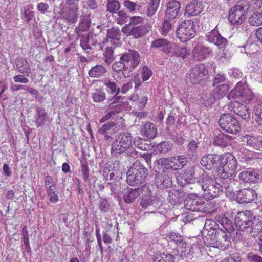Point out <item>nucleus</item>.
<instances>
[{
    "label": "nucleus",
    "instance_id": "4be33fe9",
    "mask_svg": "<svg viewBox=\"0 0 262 262\" xmlns=\"http://www.w3.org/2000/svg\"><path fill=\"white\" fill-rule=\"evenodd\" d=\"M119 129L116 124L108 122L100 127L98 132L99 134L104 136L105 140L108 141L112 139L111 136L116 133Z\"/></svg>",
    "mask_w": 262,
    "mask_h": 262
},
{
    "label": "nucleus",
    "instance_id": "aec40b11",
    "mask_svg": "<svg viewBox=\"0 0 262 262\" xmlns=\"http://www.w3.org/2000/svg\"><path fill=\"white\" fill-rule=\"evenodd\" d=\"M243 142L250 148L262 152V139L258 136L246 134L241 137Z\"/></svg>",
    "mask_w": 262,
    "mask_h": 262
},
{
    "label": "nucleus",
    "instance_id": "5701e85b",
    "mask_svg": "<svg viewBox=\"0 0 262 262\" xmlns=\"http://www.w3.org/2000/svg\"><path fill=\"white\" fill-rule=\"evenodd\" d=\"M220 156L215 154H207L204 156L200 161L201 164L207 170H211L220 162Z\"/></svg>",
    "mask_w": 262,
    "mask_h": 262
},
{
    "label": "nucleus",
    "instance_id": "c9c22d12",
    "mask_svg": "<svg viewBox=\"0 0 262 262\" xmlns=\"http://www.w3.org/2000/svg\"><path fill=\"white\" fill-rule=\"evenodd\" d=\"M142 131L145 136L149 139H154L157 134L156 126L151 122L146 123L143 126Z\"/></svg>",
    "mask_w": 262,
    "mask_h": 262
},
{
    "label": "nucleus",
    "instance_id": "39448f33",
    "mask_svg": "<svg viewBox=\"0 0 262 262\" xmlns=\"http://www.w3.org/2000/svg\"><path fill=\"white\" fill-rule=\"evenodd\" d=\"M254 95L245 82H239L236 86L228 94L227 98L231 101H241L247 102L252 101Z\"/></svg>",
    "mask_w": 262,
    "mask_h": 262
},
{
    "label": "nucleus",
    "instance_id": "393cba45",
    "mask_svg": "<svg viewBox=\"0 0 262 262\" xmlns=\"http://www.w3.org/2000/svg\"><path fill=\"white\" fill-rule=\"evenodd\" d=\"M238 177L241 180L246 183L255 182L259 179V174L253 169L249 168L241 172Z\"/></svg>",
    "mask_w": 262,
    "mask_h": 262
},
{
    "label": "nucleus",
    "instance_id": "e2e57ef3",
    "mask_svg": "<svg viewBox=\"0 0 262 262\" xmlns=\"http://www.w3.org/2000/svg\"><path fill=\"white\" fill-rule=\"evenodd\" d=\"M247 258L251 262H262V257L251 252L247 254Z\"/></svg>",
    "mask_w": 262,
    "mask_h": 262
},
{
    "label": "nucleus",
    "instance_id": "f257e3e1",
    "mask_svg": "<svg viewBox=\"0 0 262 262\" xmlns=\"http://www.w3.org/2000/svg\"><path fill=\"white\" fill-rule=\"evenodd\" d=\"M185 174L190 180L196 179L197 183L208 199L216 198L222 192V186L199 167H189Z\"/></svg>",
    "mask_w": 262,
    "mask_h": 262
},
{
    "label": "nucleus",
    "instance_id": "5fc2aeb1",
    "mask_svg": "<svg viewBox=\"0 0 262 262\" xmlns=\"http://www.w3.org/2000/svg\"><path fill=\"white\" fill-rule=\"evenodd\" d=\"M159 3L151 1L148 7L147 14L148 16H152L159 7Z\"/></svg>",
    "mask_w": 262,
    "mask_h": 262
},
{
    "label": "nucleus",
    "instance_id": "f03ea898",
    "mask_svg": "<svg viewBox=\"0 0 262 262\" xmlns=\"http://www.w3.org/2000/svg\"><path fill=\"white\" fill-rule=\"evenodd\" d=\"M111 153L116 155L127 153L129 156L134 157L137 155V152L134 150V140L131 134L124 132L116 136L114 141L111 144Z\"/></svg>",
    "mask_w": 262,
    "mask_h": 262
},
{
    "label": "nucleus",
    "instance_id": "ddd939ff",
    "mask_svg": "<svg viewBox=\"0 0 262 262\" xmlns=\"http://www.w3.org/2000/svg\"><path fill=\"white\" fill-rule=\"evenodd\" d=\"M254 217L250 211L239 212L235 219V224L239 230L244 231L252 224Z\"/></svg>",
    "mask_w": 262,
    "mask_h": 262
},
{
    "label": "nucleus",
    "instance_id": "603ef678",
    "mask_svg": "<svg viewBox=\"0 0 262 262\" xmlns=\"http://www.w3.org/2000/svg\"><path fill=\"white\" fill-rule=\"evenodd\" d=\"M89 41L90 39L88 33H85L80 36V46L84 50L91 49V46L89 44Z\"/></svg>",
    "mask_w": 262,
    "mask_h": 262
},
{
    "label": "nucleus",
    "instance_id": "423d86ee",
    "mask_svg": "<svg viewBox=\"0 0 262 262\" xmlns=\"http://www.w3.org/2000/svg\"><path fill=\"white\" fill-rule=\"evenodd\" d=\"M205 229L203 231L202 239H199V245L211 246H230L231 245L230 239L229 236L222 229L217 232V234L214 235L213 232L211 234H207L205 235Z\"/></svg>",
    "mask_w": 262,
    "mask_h": 262
},
{
    "label": "nucleus",
    "instance_id": "412c9836",
    "mask_svg": "<svg viewBox=\"0 0 262 262\" xmlns=\"http://www.w3.org/2000/svg\"><path fill=\"white\" fill-rule=\"evenodd\" d=\"M257 198L256 192L251 189H244L239 191L237 194V201L239 203H248Z\"/></svg>",
    "mask_w": 262,
    "mask_h": 262
},
{
    "label": "nucleus",
    "instance_id": "a18cd8bd",
    "mask_svg": "<svg viewBox=\"0 0 262 262\" xmlns=\"http://www.w3.org/2000/svg\"><path fill=\"white\" fill-rule=\"evenodd\" d=\"M92 98L94 102H102L105 99L106 94L102 90L97 89L95 92L92 94Z\"/></svg>",
    "mask_w": 262,
    "mask_h": 262
},
{
    "label": "nucleus",
    "instance_id": "9b49d317",
    "mask_svg": "<svg viewBox=\"0 0 262 262\" xmlns=\"http://www.w3.org/2000/svg\"><path fill=\"white\" fill-rule=\"evenodd\" d=\"M141 193L142 197L145 200H149L151 198V191L149 187L144 185L141 188L132 189L131 188H127L124 192V199L126 203H129L132 202L136 199L140 194Z\"/></svg>",
    "mask_w": 262,
    "mask_h": 262
},
{
    "label": "nucleus",
    "instance_id": "a211bd4d",
    "mask_svg": "<svg viewBox=\"0 0 262 262\" xmlns=\"http://www.w3.org/2000/svg\"><path fill=\"white\" fill-rule=\"evenodd\" d=\"M206 39L208 42L217 46L219 49H224L227 43L226 39L220 35L216 28L208 33Z\"/></svg>",
    "mask_w": 262,
    "mask_h": 262
},
{
    "label": "nucleus",
    "instance_id": "6e6d98bb",
    "mask_svg": "<svg viewBox=\"0 0 262 262\" xmlns=\"http://www.w3.org/2000/svg\"><path fill=\"white\" fill-rule=\"evenodd\" d=\"M256 120L257 123L262 125V104H258L255 106Z\"/></svg>",
    "mask_w": 262,
    "mask_h": 262
},
{
    "label": "nucleus",
    "instance_id": "dca6fc26",
    "mask_svg": "<svg viewBox=\"0 0 262 262\" xmlns=\"http://www.w3.org/2000/svg\"><path fill=\"white\" fill-rule=\"evenodd\" d=\"M245 11L241 5H236L231 9L228 14V20L232 24H241L245 20Z\"/></svg>",
    "mask_w": 262,
    "mask_h": 262
},
{
    "label": "nucleus",
    "instance_id": "b1692460",
    "mask_svg": "<svg viewBox=\"0 0 262 262\" xmlns=\"http://www.w3.org/2000/svg\"><path fill=\"white\" fill-rule=\"evenodd\" d=\"M203 7L202 1L193 0L187 5L185 12L189 16H195L202 12Z\"/></svg>",
    "mask_w": 262,
    "mask_h": 262
},
{
    "label": "nucleus",
    "instance_id": "20e7f679",
    "mask_svg": "<svg viewBox=\"0 0 262 262\" xmlns=\"http://www.w3.org/2000/svg\"><path fill=\"white\" fill-rule=\"evenodd\" d=\"M148 170L138 161H135L128 170L126 181L131 186L139 185L145 182Z\"/></svg>",
    "mask_w": 262,
    "mask_h": 262
},
{
    "label": "nucleus",
    "instance_id": "9d476101",
    "mask_svg": "<svg viewBox=\"0 0 262 262\" xmlns=\"http://www.w3.org/2000/svg\"><path fill=\"white\" fill-rule=\"evenodd\" d=\"M79 6L78 4H66L60 10V18L68 24H72L78 20Z\"/></svg>",
    "mask_w": 262,
    "mask_h": 262
},
{
    "label": "nucleus",
    "instance_id": "338daca9",
    "mask_svg": "<svg viewBox=\"0 0 262 262\" xmlns=\"http://www.w3.org/2000/svg\"><path fill=\"white\" fill-rule=\"evenodd\" d=\"M118 17L117 19V23L123 24L126 18V14L123 11H118L117 12Z\"/></svg>",
    "mask_w": 262,
    "mask_h": 262
},
{
    "label": "nucleus",
    "instance_id": "4c0bfd02",
    "mask_svg": "<svg viewBox=\"0 0 262 262\" xmlns=\"http://www.w3.org/2000/svg\"><path fill=\"white\" fill-rule=\"evenodd\" d=\"M106 69L101 65H97L92 67L89 71V75L91 77H99L106 73Z\"/></svg>",
    "mask_w": 262,
    "mask_h": 262
},
{
    "label": "nucleus",
    "instance_id": "2f4dec72",
    "mask_svg": "<svg viewBox=\"0 0 262 262\" xmlns=\"http://www.w3.org/2000/svg\"><path fill=\"white\" fill-rule=\"evenodd\" d=\"M103 85L106 88V91L108 93L115 94L114 97L116 99H120L121 96H117L120 92V88L117 86L115 82L112 81L109 79H105L103 80Z\"/></svg>",
    "mask_w": 262,
    "mask_h": 262
},
{
    "label": "nucleus",
    "instance_id": "2eb2a0df",
    "mask_svg": "<svg viewBox=\"0 0 262 262\" xmlns=\"http://www.w3.org/2000/svg\"><path fill=\"white\" fill-rule=\"evenodd\" d=\"M168 237L169 240L173 242L174 244L178 245H189L190 246L199 245V239L196 237L192 238H184L179 233L171 231L168 234Z\"/></svg>",
    "mask_w": 262,
    "mask_h": 262
},
{
    "label": "nucleus",
    "instance_id": "680f3d73",
    "mask_svg": "<svg viewBox=\"0 0 262 262\" xmlns=\"http://www.w3.org/2000/svg\"><path fill=\"white\" fill-rule=\"evenodd\" d=\"M37 8L41 14H43L49 12V6L47 3L40 2L37 5Z\"/></svg>",
    "mask_w": 262,
    "mask_h": 262
},
{
    "label": "nucleus",
    "instance_id": "49530a36",
    "mask_svg": "<svg viewBox=\"0 0 262 262\" xmlns=\"http://www.w3.org/2000/svg\"><path fill=\"white\" fill-rule=\"evenodd\" d=\"M36 112H37L38 116L35 121V124L36 126L38 127L45 122L46 113L44 110L39 107L36 108Z\"/></svg>",
    "mask_w": 262,
    "mask_h": 262
},
{
    "label": "nucleus",
    "instance_id": "e433bc0d",
    "mask_svg": "<svg viewBox=\"0 0 262 262\" xmlns=\"http://www.w3.org/2000/svg\"><path fill=\"white\" fill-rule=\"evenodd\" d=\"M33 9L32 5H29L24 7L23 11L21 12V18L25 22L28 23L33 18L35 12Z\"/></svg>",
    "mask_w": 262,
    "mask_h": 262
},
{
    "label": "nucleus",
    "instance_id": "052dcab7",
    "mask_svg": "<svg viewBox=\"0 0 262 262\" xmlns=\"http://www.w3.org/2000/svg\"><path fill=\"white\" fill-rule=\"evenodd\" d=\"M124 6L129 11H134L137 7V4L129 0H125L123 2Z\"/></svg>",
    "mask_w": 262,
    "mask_h": 262
},
{
    "label": "nucleus",
    "instance_id": "f704fd0d",
    "mask_svg": "<svg viewBox=\"0 0 262 262\" xmlns=\"http://www.w3.org/2000/svg\"><path fill=\"white\" fill-rule=\"evenodd\" d=\"M250 233L253 237L262 232V217H254L251 225Z\"/></svg>",
    "mask_w": 262,
    "mask_h": 262
},
{
    "label": "nucleus",
    "instance_id": "1a4fd4ad",
    "mask_svg": "<svg viewBox=\"0 0 262 262\" xmlns=\"http://www.w3.org/2000/svg\"><path fill=\"white\" fill-rule=\"evenodd\" d=\"M185 206L187 210L204 213L210 212L211 208L210 202L208 200L189 198L185 201Z\"/></svg>",
    "mask_w": 262,
    "mask_h": 262
},
{
    "label": "nucleus",
    "instance_id": "c756f323",
    "mask_svg": "<svg viewBox=\"0 0 262 262\" xmlns=\"http://www.w3.org/2000/svg\"><path fill=\"white\" fill-rule=\"evenodd\" d=\"M215 219L228 233H231L234 231L233 223L229 218L223 215H219L216 216Z\"/></svg>",
    "mask_w": 262,
    "mask_h": 262
},
{
    "label": "nucleus",
    "instance_id": "0e129e2a",
    "mask_svg": "<svg viewBox=\"0 0 262 262\" xmlns=\"http://www.w3.org/2000/svg\"><path fill=\"white\" fill-rule=\"evenodd\" d=\"M172 144L167 142H162L159 145V147L161 148V151L163 152H167L172 148Z\"/></svg>",
    "mask_w": 262,
    "mask_h": 262
},
{
    "label": "nucleus",
    "instance_id": "58836bf2",
    "mask_svg": "<svg viewBox=\"0 0 262 262\" xmlns=\"http://www.w3.org/2000/svg\"><path fill=\"white\" fill-rule=\"evenodd\" d=\"M148 32L147 28L143 25L133 27L130 30V34L138 38L145 35Z\"/></svg>",
    "mask_w": 262,
    "mask_h": 262
},
{
    "label": "nucleus",
    "instance_id": "4d7b16f0",
    "mask_svg": "<svg viewBox=\"0 0 262 262\" xmlns=\"http://www.w3.org/2000/svg\"><path fill=\"white\" fill-rule=\"evenodd\" d=\"M152 74V71L147 66H143L142 68L141 75L143 81L149 79Z\"/></svg>",
    "mask_w": 262,
    "mask_h": 262
},
{
    "label": "nucleus",
    "instance_id": "6e6552de",
    "mask_svg": "<svg viewBox=\"0 0 262 262\" xmlns=\"http://www.w3.org/2000/svg\"><path fill=\"white\" fill-rule=\"evenodd\" d=\"M196 35L194 22L186 20L180 24L177 30V36L182 42H185Z\"/></svg>",
    "mask_w": 262,
    "mask_h": 262
},
{
    "label": "nucleus",
    "instance_id": "ea45409f",
    "mask_svg": "<svg viewBox=\"0 0 262 262\" xmlns=\"http://www.w3.org/2000/svg\"><path fill=\"white\" fill-rule=\"evenodd\" d=\"M229 86L226 84H221L218 85L212 91L213 95L215 96L218 99L223 98L228 92Z\"/></svg>",
    "mask_w": 262,
    "mask_h": 262
},
{
    "label": "nucleus",
    "instance_id": "3c124183",
    "mask_svg": "<svg viewBox=\"0 0 262 262\" xmlns=\"http://www.w3.org/2000/svg\"><path fill=\"white\" fill-rule=\"evenodd\" d=\"M172 25L170 21L164 20L160 26V33L163 36L167 35L171 30Z\"/></svg>",
    "mask_w": 262,
    "mask_h": 262
},
{
    "label": "nucleus",
    "instance_id": "473e14b6",
    "mask_svg": "<svg viewBox=\"0 0 262 262\" xmlns=\"http://www.w3.org/2000/svg\"><path fill=\"white\" fill-rule=\"evenodd\" d=\"M190 52V50L186 46H177L173 43V47L170 53L177 57L184 58L189 55Z\"/></svg>",
    "mask_w": 262,
    "mask_h": 262
},
{
    "label": "nucleus",
    "instance_id": "bb28decb",
    "mask_svg": "<svg viewBox=\"0 0 262 262\" xmlns=\"http://www.w3.org/2000/svg\"><path fill=\"white\" fill-rule=\"evenodd\" d=\"M151 46L159 49L165 53H169L172 49L173 43L165 39L161 38L153 41Z\"/></svg>",
    "mask_w": 262,
    "mask_h": 262
},
{
    "label": "nucleus",
    "instance_id": "bf43d9fd",
    "mask_svg": "<svg viewBox=\"0 0 262 262\" xmlns=\"http://www.w3.org/2000/svg\"><path fill=\"white\" fill-rule=\"evenodd\" d=\"M205 227H209L210 229L215 230L217 228H219V226L215 221L211 219H207L205 222Z\"/></svg>",
    "mask_w": 262,
    "mask_h": 262
},
{
    "label": "nucleus",
    "instance_id": "13d9d810",
    "mask_svg": "<svg viewBox=\"0 0 262 262\" xmlns=\"http://www.w3.org/2000/svg\"><path fill=\"white\" fill-rule=\"evenodd\" d=\"M134 140V146H136L138 148L142 150H145L146 149V145L143 144V142L145 141V140L141 137H136Z\"/></svg>",
    "mask_w": 262,
    "mask_h": 262
},
{
    "label": "nucleus",
    "instance_id": "f8f14e48",
    "mask_svg": "<svg viewBox=\"0 0 262 262\" xmlns=\"http://www.w3.org/2000/svg\"><path fill=\"white\" fill-rule=\"evenodd\" d=\"M126 67V69L132 71L139 64L140 56L138 52L135 50H129L120 58Z\"/></svg>",
    "mask_w": 262,
    "mask_h": 262
},
{
    "label": "nucleus",
    "instance_id": "7ed1b4c3",
    "mask_svg": "<svg viewBox=\"0 0 262 262\" xmlns=\"http://www.w3.org/2000/svg\"><path fill=\"white\" fill-rule=\"evenodd\" d=\"M237 168V160L233 155L227 153L220 156V164L217 170L221 178L226 179L232 176Z\"/></svg>",
    "mask_w": 262,
    "mask_h": 262
},
{
    "label": "nucleus",
    "instance_id": "c03bdc74",
    "mask_svg": "<svg viewBox=\"0 0 262 262\" xmlns=\"http://www.w3.org/2000/svg\"><path fill=\"white\" fill-rule=\"evenodd\" d=\"M249 22L252 26L262 25V14L255 11L249 18Z\"/></svg>",
    "mask_w": 262,
    "mask_h": 262
},
{
    "label": "nucleus",
    "instance_id": "69168bd1",
    "mask_svg": "<svg viewBox=\"0 0 262 262\" xmlns=\"http://www.w3.org/2000/svg\"><path fill=\"white\" fill-rule=\"evenodd\" d=\"M99 207L101 211L106 212L109 210L110 205L106 200H101L100 201Z\"/></svg>",
    "mask_w": 262,
    "mask_h": 262
},
{
    "label": "nucleus",
    "instance_id": "a19ab883",
    "mask_svg": "<svg viewBox=\"0 0 262 262\" xmlns=\"http://www.w3.org/2000/svg\"><path fill=\"white\" fill-rule=\"evenodd\" d=\"M106 11L111 14H117L120 8V4L117 0H107Z\"/></svg>",
    "mask_w": 262,
    "mask_h": 262
},
{
    "label": "nucleus",
    "instance_id": "864d4df0",
    "mask_svg": "<svg viewBox=\"0 0 262 262\" xmlns=\"http://www.w3.org/2000/svg\"><path fill=\"white\" fill-rule=\"evenodd\" d=\"M90 20L88 17L86 18H83L79 23V26L76 28V30L79 33V31H84L86 30L90 27Z\"/></svg>",
    "mask_w": 262,
    "mask_h": 262
},
{
    "label": "nucleus",
    "instance_id": "6ab92c4d",
    "mask_svg": "<svg viewBox=\"0 0 262 262\" xmlns=\"http://www.w3.org/2000/svg\"><path fill=\"white\" fill-rule=\"evenodd\" d=\"M230 107L232 108V111L240 116L243 119L248 121L250 118V111L249 107L237 101L231 103Z\"/></svg>",
    "mask_w": 262,
    "mask_h": 262
},
{
    "label": "nucleus",
    "instance_id": "4468645a",
    "mask_svg": "<svg viewBox=\"0 0 262 262\" xmlns=\"http://www.w3.org/2000/svg\"><path fill=\"white\" fill-rule=\"evenodd\" d=\"M186 247H177L173 249V254L167 253L156 254L154 262H174L175 256H178L180 254L181 257H182L185 254Z\"/></svg>",
    "mask_w": 262,
    "mask_h": 262
},
{
    "label": "nucleus",
    "instance_id": "8fccbe9b",
    "mask_svg": "<svg viewBox=\"0 0 262 262\" xmlns=\"http://www.w3.org/2000/svg\"><path fill=\"white\" fill-rule=\"evenodd\" d=\"M177 170L183 168L187 163V159L184 156H178L173 157Z\"/></svg>",
    "mask_w": 262,
    "mask_h": 262
},
{
    "label": "nucleus",
    "instance_id": "de8ad7c7",
    "mask_svg": "<svg viewBox=\"0 0 262 262\" xmlns=\"http://www.w3.org/2000/svg\"><path fill=\"white\" fill-rule=\"evenodd\" d=\"M56 186H52L47 189V193L49 198V200L52 203H56L58 201V196L57 194Z\"/></svg>",
    "mask_w": 262,
    "mask_h": 262
},
{
    "label": "nucleus",
    "instance_id": "09e8293b",
    "mask_svg": "<svg viewBox=\"0 0 262 262\" xmlns=\"http://www.w3.org/2000/svg\"><path fill=\"white\" fill-rule=\"evenodd\" d=\"M204 104L206 107H210L216 101L217 97L212 93L211 94H207L203 98Z\"/></svg>",
    "mask_w": 262,
    "mask_h": 262
},
{
    "label": "nucleus",
    "instance_id": "0eeeda50",
    "mask_svg": "<svg viewBox=\"0 0 262 262\" xmlns=\"http://www.w3.org/2000/svg\"><path fill=\"white\" fill-rule=\"evenodd\" d=\"M220 127L225 132L236 134L241 130V125L238 121L230 114H223L218 121Z\"/></svg>",
    "mask_w": 262,
    "mask_h": 262
},
{
    "label": "nucleus",
    "instance_id": "c85d7f7f",
    "mask_svg": "<svg viewBox=\"0 0 262 262\" xmlns=\"http://www.w3.org/2000/svg\"><path fill=\"white\" fill-rule=\"evenodd\" d=\"M232 139L231 136L221 133L214 137L213 143L219 146H227L231 144Z\"/></svg>",
    "mask_w": 262,
    "mask_h": 262
},
{
    "label": "nucleus",
    "instance_id": "f3484780",
    "mask_svg": "<svg viewBox=\"0 0 262 262\" xmlns=\"http://www.w3.org/2000/svg\"><path fill=\"white\" fill-rule=\"evenodd\" d=\"M207 74V70L204 64L195 66L190 71L189 79L193 84L199 83L204 79Z\"/></svg>",
    "mask_w": 262,
    "mask_h": 262
},
{
    "label": "nucleus",
    "instance_id": "a878e982",
    "mask_svg": "<svg viewBox=\"0 0 262 262\" xmlns=\"http://www.w3.org/2000/svg\"><path fill=\"white\" fill-rule=\"evenodd\" d=\"M180 4L176 0L170 1L167 5L166 14L170 19L175 18L180 12Z\"/></svg>",
    "mask_w": 262,
    "mask_h": 262
},
{
    "label": "nucleus",
    "instance_id": "7c9ffc66",
    "mask_svg": "<svg viewBox=\"0 0 262 262\" xmlns=\"http://www.w3.org/2000/svg\"><path fill=\"white\" fill-rule=\"evenodd\" d=\"M16 66L20 73L26 76H29L31 73V68L29 63L25 59L22 57L16 59Z\"/></svg>",
    "mask_w": 262,
    "mask_h": 262
},
{
    "label": "nucleus",
    "instance_id": "79ce46f5",
    "mask_svg": "<svg viewBox=\"0 0 262 262\" xmlns=\"http://www.w3.org/2000/svg\"><path fill=\"white\" fill-rule=\"evenodd\" d=\"M159 161L165 168L177 170L173 157L169 158H162L160 159Z\"/></svg>",
    "mask_w": 262,
    "mask_h": 262
},
{
    "label": "nucleus",
    "instance_id": "774afa93",
    "mask_svg": "<svg viewBox=\"0 0 262 262\" xmlns=\"http://www.w3.org/2000/svg\"><path fill=\"white\" fill-rule=\"evenodd\" d=\"M252 6L256 12L262 14V0H255L253 2Z\"/></svg>",
    "mask_w": 262,
    "mask_h": 262
},
{
    "label": "nucleus",
    "instance_id": "37998d69",
    "mask_svg": "<svg viewBox=\"0 0 262 262\" xmlns=\"http://www.w3.org/2000/svg\"><path fill=\"white\" fill-rule=\"evenodd\" d=\"M120 35V30L118 28H112L107 30V41L108 39L119 40L121 38Z\"/></svg>",
    "mask_w": 262,
    "mask_h": 262
},
{
    "label": "nucleus",
    "instance_id": "cd10ccee",
    "mask_svg": "<svg viewBox=\"0 0 262 262\" xmlns=\"http://www.w3.org/2000/svg\"><path fill=\"white\" fill-rule=\"evenodd\" d=\"M212 53L211 50L202 45H198L193 50L194 57L198 60H202Z\"/></svg>",
    "mask_w": 262,
    "mask_h": 262
},
{
    "label": "nucleus",
    "instance_id": "72a5a7b5",
    "mask_svg": "<svg viewBox=\"0 0 262 262\" xmlns=\"http://www.w3.org/2000/svg\"><path fill=\"white\" fill-rule=\"evenodd\" d=\"M155 184L157 187L163 189L171 185L170 178L165 174H160L155 179Z\"/></svg>",
    "mask_w": 262,
    "mask_h": 262
}]
</instances>
